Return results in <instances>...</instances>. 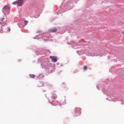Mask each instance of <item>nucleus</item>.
<instances>
[{
	"mask_svg": "<svg viewBox=\"0 0 124 124\" xmlns=\"http://www.w3.org/2000/svg\"><path fill=\"white\" fill-rule=\"evenodd\" d=\"M50 59H51V62H57V57L55 56H50Z\"/></svg>",
	"mask_w": 124,
	"mask_h": 124,
	"instance_id": "obj_1",
	"label": "nucleus"
},
{
	"mask_svg": "<svg viewBox=\"0 0 124 124\" xmlns=\"http://www.w3.org/2000/svg\"><path fill=\"white\" fill-rule=\"evenodd\" d=\"M17 2L18 6H22L24 3V0H17Z\"/></svg>",
	"mask_w": 124,
	"mask_h": 124,
	"instance_id": "obj_2",
	"label": "nucleus"
},
{
	"mask_svg": "<svg viewBox=\"0 0 124 124\" xmlns=\"http://www.w3.org/2000/svg\"><path fill=\"white\" fill-rule=\"evenodd\" d=\"M9 8L10 7L8 6H5L3 7V10H4L5 11H7V10H9Z\"/></svg>",
	"mask_w": 124,
	"mask_h": 124,
	"instance_id": "obj_3",
	"label": "nucleus"
},
{
	"mask_svg": "<svg viewBox=\"0 0 124 124\" xmlns=\"http://www.w3.org/2000/svg\"><path fill=\"white\" fill-rule=\"evenodd\" d=\"M3 20H4L3 18L0 19V24H1V25H5L6 22L3 21Z\"/></svg>",
	"mask_w": 124,
	"mask_h": 124,
	"instance_id": "obj_4",
	"label": "nucleus"
},
{
	"mask_svg": "<svg viewBox=\"0 0 124 124\" xmlns=\"http://www.w3.org/2000/svg\"><path fill=\"white\" fill-rule=\"evenodd\" d=\"M57 30L56 29V28H52L50 30V31H51V32H56V31H57Z\"/></svg>",
	"mask_w": 124,
	"mask_h": 124,
	"instance_id": "obj_5",
	"label": "nucleus"
},
{
	"mask_svg": "<svg viewBox=\"0 0 124 124\" xmlns=\"http://www.w3.org/2000/svg\"><path fill=\"white\" fill-rule=\"evenodd\" d=\"M76 113H78V114H81V111H80V109L76 108L75 110Z\"/></svg>",
	"mask_w": 124,
	"mask_h": 124,
	"instance_id": "obj_6",
	"label": "nucleus"
},
{
	"mask_svg": "<svg viewBox=\"0 0 124 124\" xmlns=\"http://www.w3.org/2000/svg\"><path fill=\"white\" fill-rule=\"evenodd\" d=\"M29 76L31 78H34L35 77V75H31V74H30L29 75Z\"/></svg>",
	"mask_w": 124,
	"mask_h": 124,
	"instance_id": "obj_7",
	"label": "nucleus"
},
{
	"mask_svg": "<svg viewBox=\"0 0 124 124\" xmlns=\"http://www.w3.org/2000/svg\"><path fill=\"white\" fill-rule=\"evenodd\" d=\"M13 4H14V5H16V4H17L18 5V3H17V1H14L13 2Z\"/></svg>",
	"mask_w": 124,
	"mask_h": 124,
	"instance_id": "obj_8",
	"label": "nucleus"
},
{
	"mask_svg": "<svg viewBox=\"0 0 124 124\" xmlns=\"http://www.w3.org/2000/svg\"><path fill=\"white\" fill-rule=\"evenodd\" d=\"M24 23H25V26H27V25L28 24V23H29V21H27V20H25L24 21Z\"/></svg>",
	"mask_w": 124,
	"mask_h": 124,
	"instance_id": "obj_9",
	"label": "nucleus"
},
{
	"mask_svg": "<svg viewBox=\"0 0 124 124\" xmlns=\"http://www.w3.org/2000/svg\"><path fill=\"white\" fill-rule=\"evenodd\" d=\"M87 66H83V69H84V70H86V69H87Z\"/></svg>",
	"mask_w": 124,
	"mask_h": 124,
	"instance_id": "obj_10",
	"label": "nucleus"
},
{
	"mask_svg": "<svg viewBox=\"0 0 124 124\" xmlns=\"http://www.w3.org/2000/svg\"><path fill=\"white\" fill-rule=\"evenodd\" d=\"M0 33H3V30H2V29H1L0 31Z\"/></svg>",
	"mask_w": 124,
	"mask_h": 124,
	"instance_id": "obj_11",
	"label": "nucleus"
},
{
	"mask_svg": "<svg viewBox=\"0 0 124 124\" xmlns=\"http://www.w3.org/2000/svg\"><path fill=\"white\" fill-rule=\"evenodd\" d=\"M11 30H10V28H8V30H7V31H8L9 32V31H10Z\"/></svg>",
	"mask_w": 124,
	"mask_h": 124,
	"instance_id": "obj_12",
	"label": "nucleus"
},
{
	"mask_svg": "<svg viewBox=\"0 0 124 124\" xmlns=\"http://www.w3.org/2000/svg\"><path fill=\"white\" fill-rule=\"evenodd\" d=\"M122 33H123V34H124V31H123V32H122Z\"/></svg>",
	"mask_w": 124,
	"mask_h": 124,
	"instance_id": "obj_13",
	"label": "nucleus"
}]
</instances>
